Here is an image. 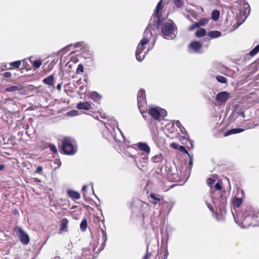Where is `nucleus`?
<instances>
[{
    "label": "nucleus",
    "instance_id": "59",
    "mask_svg": "<svg viewBox=\"0 0 259 259\" xmlns=\"http://www.w3.org/2000/svg\"><path fill=\"white\" fill-rule=\"evenodd\" d=\"M76 207V206H73L72 207V209H74V208H75Z\"/></svg>",
    "mask_w": 259,
    "mask_h": 259
},
{
    "label": "nucleus",
    "instance_id": "5",
    "mask_svg": "<svg viewBox=\"0 0 259 259\" xmlns=\"http://www.w3.org/2000/svg\"><path fill=\"white\" fill-rule=\"evenodd\" d=\"M103 136L107 139L112 138L116 142H125V139L121 131H104Z\"/></svg>",
    "mask_w": 259,
    "mask_h": 259
},
{
    "label": "nucleus",
    "instance_id": "42",
    "mask_svg": "<svg viewBox=\"0 0 259 259\" xmlns=\"http://www.w3.org/2000/svg\"><path fill=\"white\" fill-rule=\"evenodd\" d=\"M84 45V43L82 41L77 42L74 45V48H77L79 47H83Z\"/></svg>",
    "mask_w": 259,
    "mask_h": 259
},
{
    "label": "nucleus",
    "instance_id": "32",
    "mask_svg": "<svg viewBox=\"0 0 259 259\" xmlns=\"http://www.w3.org/2000/svg\"><path fill=\"white\" fill-rule=\"evenodd\" d=\"M87 227V222L85 219H83L80 225V229L82 231H84Z\"/></svg>",
    "mask_w": 259,
    "mask_h": 259
},
{
    "label": "nucleus",
    "instance_id": "2",
    "mask_svg": "<svg viewBox=\"0 0 259 259\" xmlns=\"http://www.w3.org/2000/svg\"><path fill=\"white\" fill-rule=\"evenodd\" d=\"M152 33L150 30L147 28L144 32L143 39L140 41L137 48L136 57L138 61L141 62L144 59L146 54L151 49V48H148L146 52L143 51L145 49V46L149 42Z\"/></svg>",
    "mask_w": 259,
    "mask_h": 259
},
{
    "label": "nucleus",
    "instance_id": "23",
    "mask_svg": "<svg viewBox=\"0 0 259 259\" xmlns=\"http://www.w3.org/2000/svg\"><path fill=\"white\" fill-rule=\"evenodd\" d=\"M163 159V157L161 154H157L151 158V161L153 163H161Z\"/></svg>",
    "mask_w": 259,
    "mask_h": 259
},
{
    "label": "nucleus",
    "instance_id": "50",
    "mask_svg": "<svg viewBox=\"0 0 259 259\" xmlns=\"http://www.w3.org/2000/svg\"><path fill=\"white\" fill-rule=\"evenodd\" d=\"M61 88H62V84L61 83L58 84L57 86V89H58V90L60 91L61 90Z\"/></svg>",
    "mask_w": 259,
    "mask_h": 259
},
{
    "label": "nucleus",
    "instance_id": "52",
    "mask_svg": "<svg viewBox=\"0 0 259 259\" xmlns=\"http://www.w3.org/2000/svg\"><path fill=\"white\" fill-rule=\"evenodd\" d=\"M182 134H185V138L187 139V135H186V131H181Z\"/></svg>",
    "mask_w": 259,
    "mask_h": 259
},
{
    "label": "nucleus",
    "instance_id": "56",
    "mask_svg": "<svg viewBox=\"0 0 259 259\" xmlns=\"http://www.w3.org/2000/svg\"><path fill=\"white\" fill-rule=\"evenodd\" d=\"M5 167V166L3 164L0 165V171L3 170Z\"/></svg>",
    "mask_w": 259,
    "mask_h": 259
},
{
    "label": "nucleus",
    "instance_id": "18",
    "mask_svg": "<svg viewBox=\"0 0 259 259\" xmlns=\"http://www.w3.org/2000/svg\"><path fill=\"white\" fill-rule=\"evenodd\" d=\"M54 77L53 75H51L45 78H44L42 81L44 83L53 86L54 84Z\"/></svg>",
    "mask_w": 259,
    "mask_h": 259
},
{
    "label": "nucleus",
    "instance_id": "10",
    "mask_svg": "<svg viewBox=\"0 0 259 259\" xmlns=\"http://www.w3.org/2000/svg\"><path fill=\"white\" fill-rule=\"evenodd\" d=\"M230 94L226 91H222L219 93L215 98V100L220 103H225L229 98Z\"/></svg>",
    "mask_w": 259,
    "mask_h": 259
},
{
    "label": "nucleus",
    "instance_id": "51",
    "mask_svg": "<svg viewBox=\"0 0 259 259\" xmlns=\"http://www.w3.org/2000/svg\"><path fill=\"white\" fill-rule=\"evenodd\" d=\"M87 186L86 185H84L82 187V190L85 193L87 191Z\"/></svg>",
    "mask_w": 259,
    "mask_h": 259
},
{
    "label": "nucleus",
    "instance_id": "22",
    "mask_svg": "<svg viewBox=\"0 0 259 259\" xmlns=\"http://www.w3.org/2000/svg\"><path fill=\"white\" fill-rule=\"evenodd\" d=\"M23 89L21 85H14L8 87L6 89L7 92H12L20 91Z\"/></svg>",
    "mask_w": 259,
    "mask_h": 259
},
{
    "label": "nucleus",
    "instance_id": "8",
    "mask_svg": "<svg viewBox=\"0 0 259 259\" xmlns=\"http://www.w3.org/2000/svg\"><path fill=\"white\" fill-rule=\"evenodd\" d=\"M15 231L17 233L19 238L22 243L24 245L28 244L29 242V237L26 232L23 231V230L19 227H16L15 228Z\"/></svg>",
    "mask_w": 259,
    "mask_h": 259
},
{
    "label": "nucleus",
    "instance_id": "9",
    "mask_svg": "<svg viewBox=\"0 0 259 259\" xmlns=\"http://www.w3.org/2000/svg\"><path fill=\"white\" fill-rule=\"evenodd\" d=\"M250 12V7L248 3L243 2V5L240 9V17L242 18L244 21L247 18Z\"/></svg>",
    "mask_w": 259,
    "mask_h": 259
},
{
    "label": "nucleus",
    "instance_id": "29",
    "mask_svg": "<svg viewBox=\"0 0 259 259\" xmlns=\"http://www.w3.org/2000/svg\"><path fill=\"white\" fill-rule=\"evenodd\" d=\"M162 0H160L157 5L155 12V15L157 16L158 14V12L162 9Z\"/></svg>",
    "mask_w": 259,
    "mask_h": 259
},
{
    "label": "nucleus",
    "instance_id": "57",
    "mask_svg": "<svg viewBox=\"0 0 259 259\" xmlns=\"http://www.w3.org/2000/svg\"><path fill=\"white\" fill-rule=\"evenodd\" d=\"M232 130H243V128H233Z\"/></svg>",
    "mask_w": 259,
    "mask_h": 259
},
{
    "label": "nucleus",
    "instance_id": "26",
    "mask_svg": "<svg viewBox=\"0 0 259 259\" xmlns=\"http://www.w3.org/2000/svg\"><path fill=\"white\" fill-rule=\"evenodd\" d=\"M206 34V30L204 28H200L196 31L195 35L198 37L203 36Z\"/></svg>",
    "mask_w": 259,
    "mask_h": 259
},
{
    "label": "nucleus",
    "instance_id": "53",
    "mask_svg": "<svg viewBox=\"0 0 259 259\" xmlns=\"http://www.w3.org/2000/svg\"><path fill=\"white\" fill-rule=\"evenodd\" d=\"M98 245H99V243H97L94 244V251H95L96 248L98 246Z\"/></svg>",
    "mask_w": 259,
    "mask_h": 259
},
{
    "label": "nucleus",
    "instance_id": "1",
    "mask_svg": "<svg viewBox=\"0 0 259 259\" xmlns=\"http://www.w3.org/2000/svg\"><path fill=\"white\" fill-rule=\"evenodd\" d=\"M259 213V208L252 206H247L244 217L241 222H239L238 218H234L235 221L241 228H247L251 226H255L257 225V218Z\"/></svg>",
    "mask_w": 259,
    "mask_h": 259
},
{
    "label": "nucleus",
    "instance_id": "3",
    "mask_svg": "<svg viewBox=\"0 0 259 259\" xmlns=\"http://www.w3.org/2000/svg\"><path fill=\"white\" fill-rule=\"evenodd\" d=\"M177 26L172 21L164 23L161 26V33L164 38L174 39L176 37Z\"/></svg>",
    "mask_w": 259,
    "mask_h": 259
},
{
    "label": "nucleus",
    "instance_id": "54",
    "mask_svg": "<svg viewBox=\"0 0 259 259\" xmlns=\"http://www.w3.org/2000/svg\"><path fill=\"white\" fill-rule=\"evenodd\" d=\"M239 115H241L242 117H245L244 113L243 112H241L239 113Z\"/></svg>",
    "mask_w": 259,
    "mask_h": 259
},
{
    "label": "nucleus",
    "instance_id": "61",
    "mask_svg": "<svg viewBox=\"0 0 259 259\" xmlns=\"http://www.w3.org/2000/svg\"><path fill=\"white\" fill-rule=\"evenodd\" d=\"M92 189L93 190V186H92Z\"/></svg>",
    "mask_w": 259,
    "mask_h": 259
},
{
    "label": "nucleus",
    "instance_id": "6",
    "mask_svg": "<svg viewBox=\"0 0 259 259\" xmlns=\"http://www.w3.org/2000/svg\"><path fill=\"white\" fill-rule=\"evenodd\" d=\"M148 113L156 120H165L164 117L167 115V111L160 107L151 108L149 109ZM164 123V122H163Z\"/></svg>",
    "mask_w": 259,
    "mask_h": 259
},
{
    "label": "nucleus",
    "instance_id": "20",
    "mask_svg": "<svg viewBox=\"0 0 259 259\" xmlns=\"http://www.w3.org/2000/svg\"><path fill=\"white\" fill-rule=\"evenodd\" d=\"M90 97L95 102H99L102 98V96L96 92H93L90 94Z\"/></svg>",
    "mask_w": 259,
    "mask_h": 259
},
{
    "label": "nucleus",
    "instance_id": "58",
    "mask_svg": "<svg viewBox=\"0 0 259 259\" xmlns=\"http://www.w3.org/2000/svg\"><path fill=\"white\" fill-rule=\"evenodd\" d=\"M172 145H173L174 146H174V147H175V148H177V147H176V146H178L177 144H172Z\"/></svg>",
    "mask_w": 259,
    "mask_h": 259
},
{
    "label": "nucleus",
    "instance_id": "36",
    "mask_svg": "<svg viewBox=\"0 0 259 259\" xmlns=\"http://www.w3.org/2000/svg\"><path fill=\"white\" fill-rule=\"evenodd\" d=\"M189 157L190 160H189V165H188L187 168H188L189 171L190 172L192 169V167L193 165V157L191 155H189Z\"/></svg>",
    "mask_w": 259,
    "mask_h": 259
},
{
    "label": "nucleus",
    "instance_id": "38",
    "mask_svg": "<svg viewBox=\"0 0 259 259\" xmlns=\"http://www.w3.org/2000/svg\"><path fill=\"white\" fill-rule=\"evenodd\" d=\"M208 20L206 19H203L198 22H196L197 24L198 25V27L201 26H204L207 22Z\"/></svg>",
    "mask_w": 259,
    "mask_h": 259
},
{
    "label": "nucleus",
    "instance_id": "17",
    "mask_svg": "<svg viewBox=\"0 0 259 259\" xmlns=\"http://www.w3.org/2000/svg\"><path fill=\"white\" fill-rule=\"evenodd\" d=\"M107 124L109 125V127L106 126L107 129L110 127L112 128V130H115V128L119 130L118 126V122L115 119H111L108 123H107Z\"/></svg>",
    "mask_w": 259,
    "mask_h": 259
},
{
    "label": "nucleus",
    "instance_id": "46",
    "mask_svg": "<svg viewBox=\"0 0 259 259\" xmlns=\"http://www.w3.org/2000/svg\"><path fill=\"white\" fill-rule=\"evenodd\" d=\"M4 76L6 78H9L11 76V73L9 72H6L3 74Z\"/></svg>",
    "mask_w": 259,
    "mask_h": 259
},
{
    "label": "nucleus",
    "instance_id": "14",
    "mask_svg": "<svg viewBox=\"0 0 259 259\" xmlns=\"http://www.w3.org/2000/svg\"><path fill=\"white\" fill-rule=\"evenodd\" d=\"M138 147L141 150L144 151L147 154H149L150 152V147L145 143L139 142L137 144Z\"/></svg>",
    "mask_w": 259,
    "mask_h": 259
},
{
    "label": "nucleus",
    "instance_id": "24",
    "mask_svg": "<svg viewBox=\"0 0 259 259\" xmlns=\"http://www.w3.org/2000/svg\"><path fill=\"white\" fill-rule=\"evenodd\" d=\"M221 33L219 31L214 30L208 32V35L211 38H215L221 36Z\"/></svg>",
    "mask_w": 259,
    "mask_h": 259
},
{
    "label": "nucleus",
    "instance_id": "44",
    "mask_svg": "<svg viewBox=\"0 0 259 259\" xmlns=\"http://www.w3.org/2000/svg\"><path fill=\"white\" fill-rule=\"evenodd\" d=\"M72 46H73L72 44L69 45L67 46L66 47H65V48H64L63 49H62V51H64L65 53L67 52L69 50L70 48Z\"/></svg>",
    "mask_w": 259,
    "mask_h": 259
},
{
    "label": "nucleus",
    "instance_id": "19",
    "mask_svg": "<svg viewBox=\"0 0 259 259\" xmlns=\"http://www.w3.org/2000/svg\"><path fill=\"white\" fill-rule=\"evenodd\" d=\"M68 221L67 219L64 218L61 221V227L59 229L60 233L67 231Z\"/></svg>",
    "mask_w": 259,
    "mask_h": 259
},
{
    "label": "nucleus",
    "instance_id": "49",
    "mask_svg": "<svg viewBox=\"0 0 259 259\" xmlns=\"http://www.w3.org/2000/svg\"><path fill=\"white\" fill-rule=\"evenodd\" d=\"M215 188L217 190H220L221 189V185L220 183H218L215 185Z\"/></svg>",
    "mask_w": 259,
    "mask_h": 259
},
{
    "label": "nucleus",
    "instance_id": "48",
    "mask_svg": "<svg viewBox=\"0 0 259 259\" xmlns=\"http://www.w3.org/2000/svg\"><path fill=\"white\" fill-rule=\"evenodd\" d=\"M150 256H151V253H149L147 252L144 255L143 259H149V257H150Z\"/></svg>",
    "mask_w": 259,
    "mask_h": 259
},
{
    "label": "nucleus",
    "instance_id": "7",
    "mask_svg": "<svg viewBox=\"0 0 259 259\" xmlns=\"http://www.w3.org/2000/svg\"><path fill=\"white\" fill-rule=\"evenodd\" d=\"M138 105L141 113L143 114V116L145 118V116L144 114V111L142 108L144 107L146 104V94L144 90H141L139 91L137 95Z\"/></svg>",
    "mask_w": 259,
    "mask_h": 259
},
{
    "label": "nucleus",
    "instance_id": "47",
    "mask_svg": "<svg viewBox=\"0 0 259 259\" xmlns=\"http://www.w3.org/2000/svg\"><path fill=\"white\" fill-rule=\"evenodd\" d=\"M42 167L41 166H38L37 168H36V171H35V172L36 173H41V171H42Z\"/></svg>",
    "mask_w": 259,
    "mask_h": 259
},
{
    "label": "nucleus",
    "instance_id": "39",
    "mask_svg": "<svg viewBox=\"0 0 259 259\" xmlns=\"http://www.w3.org/2000/svg\"><path fill=\"white\" fill-rule=\"evenodd\" d=\"M84 71L83 66L82 64H79L76 69V73H82Z\"/></svg>",
    "mask_w": 259,
    "mask_h": 259
},
{
    "label": "nucleus",
    "instance_id": "4",
    "mask_svg": "<svg viewBox=\"0 0 259 259\" xmlns=\"http://www.w3.org/2000/svg\"><path fill=\"white\" fill-rule=\"evenodd\" d=\"M62 150L65 154H74L77 151V145L75 140L70 137H65L62 142Z\"/></svg>",
    "mask_w": 259,
    "mask_h": 259
},
{
    "label": "nucleus",
    "instance_id": "33",
    "mask_svg": "<svg viewBox=\"0 0 259 259\" xmlns=\"http://www.w3.org/2000/svg\"><path fill=\"white\" fill-rule=\"evenodd\" d=\"M150 198L153 199L152 202L155 204H158L160 201V199L157 198L153 194L150 195Z\"/></svg>",
    "mask_w": 259,
    "mask_h": 259
},
{
    "label": "nucleus",
    "instance_id": "43",
    "mask_svg": "<svg viewBox=\"0 0 259 259\" xmlns=\"http://www.w3.org/2000/svg\"><path fill=\"white\" fill-rule=\"evenodd\" d=\"M197 27H198V26L197 24V23L195 22L194 24H193V25H192L191 26H190L189 27L188 30L189 31H192Z\"/></svg>",
    "mask_w": 259,
    "mask_h": 259
},
{
    "label": "nucleus",
    "instance_id": "60",
    "mask_svg": "<svg viewBox=\"0 0 259 259\" xmlns=\"http://www.w3.org/2000/svg\"><path fill=\"white\" fill-rule=\"evenodd\" d=\"M242 23V22H240V23L238 25V26H239L240 24H241V23Z\"/></svg>",
    "mask_w": 259,
    "mask_h": 259
},
{
    "label": "nucleus",
    "instance_id": "37",
    "mask_svg": "<svg viewBox=\"0 0 259 259\" xmlns=\"http://www.w3.org/2000/svg\"><path fill=\"white\" fill-rule=\"evenodd\" d=\"M41 61L40 60H36L34 61L33 65L35 68H38L41 66Z\"/></svg>",
    "mask_w": 259,
    "mask_h": 259
},
{
    "label": "nucleus",
    "instance_id": "41",
    "mask_svg": "<svg viewBox=\"0 0 259 259\" xmlns=\"http://www.w3.org/2000/svg\"><path fill=\"white\" fill-rule=\"evenodd\" d=\"M179 150H180V151H181V152H184V153H185L187 154L188 156H189V155H190V154L188 153V151L186 150V149L185 148V147L184 146H180V148H179Z\"/></svg>",
    "mask_w": 259,
    "mask_h": 259
},
{
    "label": "nucleus",
    "instance_id": "16",
    "mask_svg": "<svg viewBox=\"0 0 259 259\" xmlns=\"http://www.w3.org/2000/svg\"><path fill=\"white\" fill-rule=\"evenodd\" d=\"M101 234L102 235V242H103L101 243V246L99 247V248L97 250V251H96L97 252L98 251L100 252L104 249V246H105V243L106 241L107 240V236H106V232L104 231V230L103 229H101Z\"/></svg>",
    "mask_w": 259,
    "mask_h": 259
},
{
    "label": "nucleus",
    "instance_id": "13",
    "mask_svg": "<svg viewBox=\"0 0 259 259\" xmlns=\"http://www.w3.org/2000/svg\"><path fill=\"white\" fill-rule=\"evenodd\" d=\"M76 107L79 110H89L92 108V105L88 102H80L77 104Z\"/></svg>",
    "mask_w": 259,
    "mask_h": 259
},
{
    "label": "nucleus",
    "instance_id": "30",
    "mask_svg": "<svg viewBox=\"0 0 259 259\" xmlns=\"http://www.w3.org/2000/svg\"><path fill=\"white\" fill-rule=\"evenodd\" d=\"M216 79L219 82L221 83H225L227 82V79L223 76L218 75L216 77Z\"/></svg>",
    "mask_w": 259,
    "mask_h": 259
},
{
    "label": "nucleus",
    "instance_id": "34",
    "mask_svg": "<svg viewBox=\"0 0 259 259\" xmlns=\"http://www.w3.org/2000/svg\"><path fill=\"white\" fill-rule=\"evenodd\" d=\"M21 61H17L10 63V66H13L16 68H19L21 64Z\"/></svg>",
    "mask_w": 259,
    "mask_h": 259
},
{
    "label": "nucleus",
    "instance_id": "15",
    "mask_svg": "<svg viewBox=\"0 0 259 259\" xmlns=\"http://www.w3.org/2000/svg\"><path fill=\"white\" fill-rule=\"evenodd\" d=\"M189 47L192 49L195 52L198 53L202 48V45L198 41H194L190 44Z\"/></svg>",
    "mask_w": 259,
    "mask_h": 259
},
{
    "label": "nucleus",
    "instance_id": "40",
    "mask_svg": "<svg viewBox=\"0 0 259 259\" xmlns=\"http://www.w3.org/2000/svg\"><path fill=\"white\" fill-rule=\"evenodd\" d=\"M48 147L52 151V152H53L55 153H57V149L54 145L50 144H49Z\"/></svg>",
    "mask_w": 259,
    "mask_h": 259
},
{
    "label": "nucleus",
    "instance_id": "27",
    "mask_svg": "<svg viewBox=\"0 0 259 259\" xmlns=\"http://www.w3.org/2000/svg\"><path fill=\"white\" fill-rule=\"evenodd\" d=\"M175 6L178 8H181L184 6V3L183 0H172Z\"/></svg>",
    "mask_w": 259,
    "mask_h": 259
},
{
    "label": "nucleus",
    "instance_id": "12",
    "mask_svg": "<svg viewBox=\"0 0 259 259\" xmlns=\"http://www.w3.org/2000/svg\"><path fill=\"white\" fill-rule=\"evenodd\" d=\"M164 123L162 122L161 124L165 125V128L166 130H169L170 127H172L174 130H181L182 124L178 120L172 122L171 124H170L168 120H164Z\"/></svg>",
    "mask_w": 259,
    "mask_h": 259
},
{
    "label": "nucleus",
    "instance_id": "21",
    "mask_svg": "<svg viewBox=\"0 0 259 259\" xmlns=\"http://www.w3.org/2000/svg\"><path fill=\"white\" fill-rule=\"evenodd\" d=\"M67 193L69 197H71L73 199H79L80 198V194L76 191L68 190Z\"/></svg>",
    "mask_w": 259,
    "mask_h": 259
},
{
    "label": "nucleus",
    "instance_id": "11",
    "mask_svg": "<svg viewBox=\"0 0 259 259\" xmlns=\"http://www.w3.org/2000/svg\"><path fill=\"white\" fill-rule=\"evenodd\" d=\"M242 131H227L225 132V131H216L217 133L215 134L214 135L217 138H221L231 135L236 134Z\"/></svg>",
    "mask_w": 259,
    "mask_h": 259
},
{
    "label": "nucleus",
    "instance_id": "25",
    "mask_svg": "<svg viewBox=\"0 0 259 259\" xmlns=\"http://www.w3.org/2000/svg\"><path fill=\"white\" fill-rule=\"evenodd\" d=\"M242 202V199L240 198L235 197L233 200L234 206L239 207Z\"/></svg>",
    "mask_w": 259,
    "mask_h": 259
},
{
    "label": "nucleus",
    "instance_id": "31",
    "mask_svg": "<svg viewBox=\"0 0 259 259\" xmlns=\"http://www.w3.org/2000/svg\"><path fill=\"white\" fill-rule=\"evenodd\" d=\"M259 52V45H257L253 49H252L250 52L249 55L251 56H253L256 55Z\"/></svg>",
    "mask_w": 259,
    "mask_h": 259
},
{
    "label": "nucleus",
    "instance_id": "28",
    "mask_svg": "<svg viewBox=\"0 0 259 259\" xmlns=\"http://www.w3.org/2000/svg\"><path fill=\"white\" fill-rule=\"evenodd\" d=\"M220 16V12L218 10H214L212 11L211 14V18L213 20H217Z\"/></svg>",
    "mask_w": 259,
    "mask_h": 259
},
{
    "label": "nucleus",
    "instance_id": "55",
    "mask_svg": "<svg viewBox=\"0 0 259 259\" xmlns=\"http://www.w3.org/2000/svg\"><path fill=\"white\" fill-rule=\"evenodd\" d=\"M208 207L209 208V209L211 211H213V207L212 206H210L209 205H208Z\"/></svg>",
    "mask_w": 259,
    "mask_h": 259
},
{
    "label": "nucleus",
    "instance_id": "45",
    "mask_svg": "<svg viewBox=\"0 0 259 259\" xmlns=\"http://www.w3.org/2000/svg\"><path fill=\"white\" fill-rule=\"evenodd\" d=\"M215 180L212 178H208L207 180V184L209 185L213 184L214 183Z\"/></svg>",
    "mask_w": 259,
    "mask_h": 259
},
{
    "label": "nucleus",
    "instance_id": "35",
    "mask_svg": "<svg viewBox=\"0 0 259 259\" xmlns=\"http://www.w3.org/2000/svg\"><path fill=\"white\" fill-rule=\"evenodd\" d=\"M66 114L68 116H71V117L75 116H76L78 115V111L75 110H71V111H68L66 113Z\"/></svg>",
    "mask_w": 259,
    "mask_h": 259
}]
</instances>
